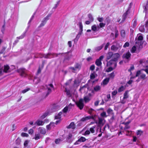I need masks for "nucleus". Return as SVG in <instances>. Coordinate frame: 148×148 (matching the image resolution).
<instances>
[{
    "instance_id": "c9c22d12",
    "label": "nucleus",
    "mask_w": 148,
    "mask_h": 148,
    "mask_svg": "<svg viewBox=\"0 0 148 148\" xmlns=\"http://www.w3.org/2000/svg\"><path fill=\"white\" fill-rule=\"evenodd\" d=\"M137 48H138L135 45L132 48L131 51L132 53H134L136 52V51Z\"/></svg>"
},
{
    "instance_id": "5fc2aeb1",
    "label": "nucleus",
    "mask_w": 148,
    "mask_h": 148,
    "mask_svg": "<svg viewBox=\"0 0 148 148\" xmlns=\"http://www.w3.org/2000/svg\"><path fill=\"white\" fill-rule=\"evenodd\" d=\"M48 115V113H45L43 114L41 116V119H43L45 118Z\"/></svg>"
},
{
    "instance_id": "864d4df0",
    "label": "nucleus",
    "mask_w": 148,
    "mask_h": 148,
    "mask_svg": "<svg viewBox=\"0 0 148 148\" xmlns=\"http://www.w3.org/2000/svg\"><path fill=\"white\" fill-rule=\"evenodd\" d=\"M145 27L146 29V32H148V21H147L146 23Z\"/></svg>"
},
{
    "instance_id": "6e6d98bb",
    "label": "nucleus",
    "mask_w": 148,
    "mask_h": 148,
    "mask_svg": "<svg viewBox=\"0 0 148 148\" xmlns=\"http://www.w3.org/2000/svg\"><path fill=\"white\" fill-rule=\"evenodd\" d=\"M143 131L141 130H138L136 132L137 135L140 136L143 134Z\"/></svg>"
},
{
    "instance_id": "052dcab7",
    "label": "nucleus",
    "mask_w": 148,
    "mask_h": 148,
    "mask_svg": "<svg viewBox=\"0 0 148 148\" xmlns=\"http://www.w3.org/2000/svg\"><path fill=\"white\" fill-rule=\"evenodd\" d=\"M60 0H59L57 2L56 4L55 5V6L53 7V9H56L57 7L58 6V5L60 4Z\"/></svg>"
},
{
    "instance_id": "4c0bfd02",
    "label": "nucleus",
    "mask_w": 148,
    "mask_h": 148,
    "mask_svg": "<svg viewBox=\"0 0 148 148\" xmlns=\"http://www.w3.org/2000/svg\"><path fill=\"white\" fill-rule=\"evenodd\" d=\"M91 29L95 32L97 30V27L96 25H94L91 27Z\"/></svg>"
},
{
    "instance_id": "58836bf2",
    "label": "nucleus",
    "mask_w": 148,
    "mask_h": 148,
    "mask_svg": "<svg viewBox=\"0 0 148 148\" xmlns=\"http://www.w3.org/2000/svg\"><path fill=\"white\" fill-rule=\"evenodd\" d=\"M21 139L18 138L15 140V143L16 145H19L20 144Z\"/></svg>"
},
{
    "instance_id": "ea45409f",
    "label": "nucleus",
    "mask_w": 148,
    "mask_h": 148,
    "mask_svg": "<svg viewBox=\"0 0 148 148\" xmlns=\"http://www.w3.org/2000/svg\"><path fill=\"white\" fill-rule=\"evenodd\" d=\"M107 112L108 114H113V110L110 108H109L108 109Z\"/></svg>"
},
{
    "instance_id": "de8ad7c7",
    "label": "nucleus",
    "mask_w": 148,
    "mask_h": 148,
    "mask_svg": "<svg viewBox=\"0 0 148 148\" xmlns=\"http://www.w3.org/2000/svg\"><path fill=\"white\" fill-rule=\"evenodd\" d=\"M100 116L102 117H107V116L106 115V112L105 111H103L100 114Z\"/></svg>"
},
{
    "instance_id": "f3484780",
    "label": "nucleus",
    "mask_w": 148,
    "mask_h": 148,
    "mask_svg": "<svg viewBox=\"0 0 148 148\" xmlns=\"http://www.w3.org/2000/svg\"><path fill=\"white\" fill-rule=\"evenodd\" d=\"M103 119L102 118H99L98 120L99 126L100 127L102 126L103 125Z\"/></svg>"
},
{
    "instance_id": "09e8293b",
    "label": "nucleus",
    "mask_w": 148,
    "mask_h": 148,
    "mask_svg": "<svg viewBox=\"0 0 148 148\" xmlns=\"http://www.w3.org/2000/svg\"><path fill=\"white\" fill-rule=\"evenodd\" d=\"M84 100L85 103H87L90 100V99L89 97L85 96L84 97Z\"/></svg>"
},
{
    "instance_id": "a19ab883",
    "label": "nucleus",
    "mask_w": 148,
    "mask_h": 148,
    "mask_svg": "<svg viewBox=\"0 0 148 148\" xmlns=\"http://www.w3.org/2000/svg\"><path fill=\"white\" fill-rule=\"evenodd\" d=\"M63 141V139H62L58 138L56 139L55 140V143L56 144H58L60 143L61 142H62Z\"/></svg>"
},
{
    "instance_id": "b1692460",
    "label": "nucleus",
    "mask_w": 148,
    "mask_h": 148,
    "mask_svg": "<svg viewBox=\"0 0 148 148\" xmlns=\"http://www.w3.org/2000/svg\"><path fill=\"white\" fill-rule=\"evenodd\" d=\"M39 131L40 133L43 134H45L46 133V130L45 129L42 128L40 127L39 129Z\"/></svg>"
},
{
    "instance_id": "a18cd8bd",
    "label": "nucleus",
    "mask_w": 148,
    "mask_h": 148,
    "mask_svg": "<svg viewBox=\"0 0 148 148\" xmlns=\"http://www.w3.org/2000/svg\"><path fill=\"white\" fill-rule=\"evenodd\" d=\"M51 15V14H48L46 17L44 18L43 20L47 22V20L49 19V18L50 17Z\"/></svg>"
},
{
    "instance_id": "2f4dec72",
    "label": "nucleus",
    "mask_w": 148,
    "mask_h": 148,
    "mask_svg": "<svg viewBox=\"0 0 148 148\" xmlns=\"http://www.w3.org/2000/svg\"><path fill=\"white\" fill-rule=\"evenodd\" d=\"M128 92L129 91H125L123 95V99H127L128 97Z\"/></svg>"
},
{
    "instance_id": "6e6552de",
    "label": "nucleus",
    "mask_w": 148,
    "mask_h": 148,
    "mask_svg": "<svg viewBox=\"0 0 148 148\" xmlns=\"http://www.w3.org/2000/svg\"><path fill=\"white\" fill-rule=\"evenodd\" d=\"M17 72L20 74V75L22 77H25L26 75L25 69L20 68L17 70Z\"/></svg>"
},
{
    "instance_id": "393cba45",
    "label": "nucleus",
    "mask_w": 148,
    "mask_h": 148,
    "mask_svg": "<svg viewBox=\"0 0 148 148\" xmlns=\"http://www.w3.org/2000/svg\"><path fill=\"white\" fill-rule=\"evenodd\" d=\"M112 55L113 53L112 52H108L107 56V60H109L111 58H112Z\"/></svg>"
},
{
    "instance_id": "13d9d810",
    "label": "nucleus",
    "mask_w": 148,
    "mask_h": 148,
    "mask_svg": "<svg viewBox=\"0 0 148 148\" xmlns=\"http://www.w3.org/2000/svg\"><path fill=\"white\" fill-rule=\"evenodd\" d=\"M124 89V87L123 86H121L120 87L118 90V92H120L123 90Z\"/></svg>"
},
{
    "instance_id": "473e14b6",
    "label": "nucleus",
    "mask_w": 148,
    "mask_h": 148,
    "mask_svg": "<svg viewBox=\"0 0 148 148\" xmlns=\"http://www.w3.org/2000/svg\"><path fill=\"white\" fill-rule=\"evenodd\" d=\"M62 114V112H60L57 115L55 116V119H60L61 118V115Z\"/></svg>"
},
{
    "instance_id": "1a4fd4ad",
    "label": "nucleus",
    "mask_w": 148,
    "mask_h": 148,
    "mask_svg": "<svg viewBox=\"0 0 148 148\" xmlns=\"http://www.w3.org/2000/svg\"><path fill=\"white\" fill-rule=\"evenodd\" d=\"M131 55V53L128 52L124 54L122 56V58L123 59H125L127 62H128L130 60Z\"/></svg>"
},
{
    "instance_id": "4be33fe9",
    "label": "nucleus",
    "mask_w": 148,
    "mask_h": 148,
    "mask_svg": "<svg viewBox=\"0 0 148 148\" xmlns=\"http://www.w3.org/2000/svg\"><path fill=\"white\" fill-rule=\"evenodd\" d=\"M44 123V122L42 121L37 120L35 124L38 126L42 125Z\"/></svg>"
},
{
    "instance_id": "4d7b16f0",
    "label": "nucleus",
    "mask_w": 148,
    "mask_h": 148,
    "mask_svg": "<svg viewBox=\"0 0 148 148\" xmlns=\"http://www.w3.org/2000/svg\"><path fill=\"white\" fill-rule=\"evenodd\" d=\"M138 39V40L139 41H143V37L141 35H139L138 37H137Z\"/></svg>"
},
{
    "instance_id": "2eb2a0df",
    "label": "nucleus",
    "mask_w": 148,
    "mask_h": 148,
    "mask_svg": "<svg viewBox=\"0 0 148 148\" xmlns=\"http://www.w3.org/2000/svg\"><path fill=\"white\" fill-rule=\"evenodd\" d=\"M11 69L10 68L8 65L4 66V69L3 72L5 73L8 72L10 71Z\"/></svg>"
},
{
    "instance_id": "f257e3e1",
    "label": "nucleus",
    "mask_w": 148,
    "mask_h": 148,
    "mask_svg": "<svg viewBox=\"0 0 148 148\" xmlns=\"http://www.w3.org/2000/svg\"><path fill=\"white\" fill-rule=\"evenodd\" d=\"M61 53L56 54L55 53H48L46 54H42L41 53H37L35 56V57L36 58H42L44 57L45 58H51L54 57H57L58 55L61 54Z\"/></svg>"
},
{
    "instance_id": "72a5a7b5",
    "label": "nucleus",
    "mask_w": 148,
    "mask_h": 148,
    "mask_svg": "<svg viewBox=\"0 0 148 148\" xmlns=\"http://www.w3.org/2000/svg\"><path fill=\"white\" fill-rule=\"evenodd\" d=\"M65 92H66V95L69 97H71V94L70 92V90H67L66 88H65Z\"/></svg>"
},
{
    "instance_id": "37998d69",
    "label": "nucleus",
    "mask_w": 148,
    "mask_h": 148,
    "mask_svg": "<svg viewBox=\"0 0 148 148\" xmlns=\"http://www.w3.org/2000/svg\"><path fill=\"white\" fill-rule=\"evenodd\" d=\"M95 72L91 73L90 75V77L91 79H94L95 78Z\"/></svg>"
},
{
    "instance_id": "9d476101",
    "label": "nucleus",
    "mask_w": 148,
    "mask_h": 148,
    "mask_svg": "<svg viewBox=\"0 0 148 148\" xmlns=\"http://www.w3.org/2000/svg\"><path fill=\"white\" fill-rule=\"evenodd\" d=\"M90 119H92L93 120H95V116L93 115L92 116H87L84 117L81 119V121L84 122Z\"/></svg>"
},
{
    "instance_id": "dca6fc26",
    "label": "nucleus",
    "mask_w": 148,
    "mask_h": 148,
    "mask_svg": "<svg viewBox=\"0 0 148 148\" xmlns=\"http://www.w3.org/2000/svg\"><path fill=\"white\" fill-rule=\"evenodd\" d=\"M67 128L68 129L72 128L73 129H74L75 128V126L74 122H71L69 125L67 126Z\"/></svg>"
},
{
    "instance_id": "c85d7f7f",
    "label": "nucleus",
    "mask_w": 148,
    "mask_h": 148,
    "mask_svg": "<svg viewBox=\"0 0 148 148\" xmlns=\"http://www.w3.org/2000/svg\"><path fill=\"white\" fill-rule=\"evenodd\" d=\"M41 138L40 136V134L39 133L37 134H35V137L33 139H35L36 140H38Z\"/></svg>"
},
{
    "instance_id": "8fccbe9b",
    "label": "nucleus",
    "mask_w": 148,
    "mask_h": 148,
    "mask_svg": "<svg viewBox=\"0 0 148 148\" xmlns=\"http://www.w3.org/2000/svg\"><path fill=\"white\" fill-rule=\"evenodd\" d=\"M126 135L127 136H130L131 135L132 132L131 131L126 130Z\"/></svg>"
},
{
    "instance_id": "39448f33",
    "label": "nucleus",
    "mask_w": 148,
    "mask_h": 148,
    "mask_svg": "<svg viewBox=\"0 0 148 148\" xmlns=\"http://www.w3.org/2000/svg\"><path fill=\"white\" fill-rule=\"evenodd\" d=\"M143 41H139L136 38L135 40V45L138 47L139 50H140L143 48Z\"/></svg>"
},
{
    "instance_id": "423d86ee",
    "label": "nucleus",
    "mask_w": 148,
    "mask_h": 148,
    "mask_svg": "<svg viewBox=\"0 0 148 148\" xmlns=\"http://www.w3.org/2000/svg\"><path fill=\"white\" fill-rule=\"evenodd\" d=\"M74 139V138L72 134L70 133L66 137V141L68 143H71Z\"/></svg>"
},
{
    "instance_id": "bf43d9fd",
    "label": "nucleus",
    "mask_w": 148,
    "mask_h": 148,
    "mask_svg": "<svg viewBox=\"0 0 148 148\" xmlns=\"http://www.w3.org/2000/svg\"><path fill=\"white\" fill-rule=\"evenodd\" d=\"M21 136L23 137H27L29 135L27 134L26 133L23 132L21 134Z\"/></svg>"
},
{
    "instance_id": "49530a36",
    "label": "nucleus",
    "mask_w": 148,
    "mask_h": 148,
    "mask_svg": "<svg viewBox=\"0 0 148 148\" xmlns=\"http://www.w3.org/2000/svg\"><path fill=\"white\" fill-rule=\"evenodd\" d=\"M101 87L99 86H96L94 88V90L96 92L100 90Z\"/></svg>"
},
{
    "instance_id": "69168bd1",
    "label": "nucleus",
    "mask_w": 148,
    "mask_h": 148,
    "mask_svg": "<svg viewBox=\"0 0 148 148\" xmlns=\"http://www.w3.org/2000/svg\"><path fill=\"white\" fill-rule=\"evenodd\" d=\"M130 45V44L129 42H126L124 45L123 47L124 48H125L127 47H128Z\"/></svg>"
},
{
    "instance_id": "338daca9",
    "label": "nucleus",
    "mask_w": 148,
    "mask_h": 148,
    "mask_svg": "<svg viewBox=\"0 0 148 148\" xmlns=\"http://www.w3.org/2000/svg\"><path fill=\"white\" fill-rule=\"evenodd\" d=\"M80 36L79 34H77V35L75 38L74 40V42H75L77 41Z\"/></svg>"
},
{
    "instance_id": "412c9836",
    "label": "nucleus",
    "mask_w": 148,
    "mask_h": 148,
    "mask_svg": "<svg viewBox=\"0 0 148 148\" xmlns=\"http://www.w3.org/2000/svg\"><path fill=\"white\" fill-rule=\"evenodd\" d=\"M139 30L141 32H146V29L145 28L144 25L140 26L139 28Z\"/></svg>"
},
{
    "instance_id": "aec40b11",
    "label": "nucleus",
    "mask_w": 148,
    "mask_h": 148,
    "mask_svg": "<svg viewBox=\"0 0 148 148\" xmlns=\"http://www.w3.org/2000/svg\"><path fill=\"white\" fill-rule=\"evenodd\" d=\"M117 66V64L116 62L115 63H114V68H112V67H110L107 69V71L108 72H109L113 70L114 69H115Z\"/></svg>"
},
{
    "instance_id": "ddd939ff",
    "label": "nucleus",
    "mask_w": 148,
    "mask_h": 148,
    "mask_svg": "<svg viewBox=\"0 0 148 148\" xmlns=\"http://www.w3.org/2000/svg\"><path fill=\"white\" fill-rule=\"evenodd\" d=\"M120 57V55L118 53H116L113 54L112 56V60L115 61L117 62V61L118 60L119 58Z\"/></svg>"
},
{
    "instance_id": "e2e57ef3",
    "label": "nucleus",
    "mask_w": 148,
    "mask_h": 148,
    "mask_svg": "<svg viewBox=\"0 0 148 148\" xmlns=\"http://www.w3.org/2000/svg\"><path fill=\"white\" fill-rule=\"evenodd\" d=\"M6 49V48L4 47H3L1 50L0 51V54H2L3 53Z\"/></svg>"
},
{
    "instance_id": "0eeeda50",
    "label": "nucleus",
    "mask_w": 148,
    "mask_h": 148,
    "mask_svg": "<svg viewBox=\"0 0 148 148\" xmlns=\"http://www.w3.org/2000/svg\"><path fill=\"white\" fill-rule=\"evenodd\" d=\"M47 87L48 89L47 93L45 95V97H47L51 92V88L53 89L54 87L52 84H50L46 86Z\"/></svg>"
},
{
    "instance_id": "f03ea898",
    "label": "nucleus",
    "mask_w": 148,
    "mask_h": 148,
    "mask_svg": "<svg viewBox=\"0 0 148 148\" xmlns=\"http://www.w3.org/2000/svg\"><path fill=\"white\" fill-rule=\"evenodd\" d=\"M82 67L81 62H75L74 66H70L69 67V70L72 73H76L81 70Z\"/></svg>"
},
{
    "instance_id": "e433bc0d",
    "label": "nucleus",
    "mask_w": 148,
    "mask_h": 148,
    "mask_svg": "<svg viewBox=\"0 0 148 148\" xmlns=\"http://www.w3.org/2000/svg\"><path fill=\"white\" fill-rule=\"evenodd\" d=\"M121 36L123 38H124L125 36V32L124 30H122L121 32Z\"/></svg>"
},
{
    "instance_id": "a878e982",
    "label": "nucleus",
    "mask_w": 148,
    "mask_h": 148,
    "mask_svg": "<svg viewBox=\"0 0 148 148\" xmlns=\"http://www.w3.org/2000/svg\"><path fill=\"white\" fill-rule=\"evenodd\" d=\"M148 1H147L146 3V5L143 6L144 11L143 12H145V13L147 12V10H148Z\"/></svg>"
},
{
    "instance_id": "a211bd4d",
    "label": "nucleus",
    "mask_w": 148,
    "mask_h": 148,
    "mask_svg": "<svg viewBox=\"0 0 148 148\" xmlns=\"http://www.w3.org/2000/svg\"><path fill=\"white\" fill-rule=\"evenodd\" d=\"M116 62H115V61H114V60H113L112 59H111L109 61L107 62V66H109L111 65L112 64H114V63Z\"/></svg>"
},
{
    "instance_id": "c756f323",
    "label": "nucleus",
    "mask_w": 148,
    "mask_h": 148,
    "mask_svg": "<svg viewBox=\"0 0 148 148\" xmlns=\"http://www.w3.org/2000/svg\"><path fill=\"white\" fill-rule=\"evenodd\" d=\"M58 109V106H54L51 108V110L53 112H56Z\"/></svg>"
},
{
    "instance_id": "4468645a",
    "label": "nucleus",
    "mask_w": 148,
    "mask_h": 148,
    "mask_svg": "<svg viewBox=\"0 0 148 148\" xmlns=\"http://www.w3.org/2000/svg\"><path fill=\"white\" fill-rule=\"evenodd\" d=\"M130 12H129L127 11L123 14L122 16V19L121 22H123L126 20L127 15L130 13Z\"/></svg>"
},
{
    "instance_id": "603ef678",
    "label": "nucleus",
    "mask_w": 148,
    "mask_h": 148,
    "mask_svg": "<svg viewBox=\"0 0 148 148\" xmlns=\"http://www.w3.org/2000/svg\"><path fill=\"white\" fill-rule=\"evenodd\" d=\"M132 5H133V3L132 2H131L130 3V4L129 5L127 9V11L129 12H130V10L131 9V8L132 7Z\"/></svg>"
},
{
    "instance_id": "0e129e2a",
    "label": "nucleus",
    "mask_w": 148,
    "mask_h": 148,
    "mask_svg": "<svg viewBox=\"0 0 148 148\" xmlns=\"http://www.w3.org/2000/svg\"><path fill=\"white\" fill-rule=\"evenodd\" d=\"M110 45V43L109 42H108L106 44V45L104 47V50H106L107 49V48L108 47L109 45Z\"/></svg>"
},
{
    "instance_id": "c03bdc74",
    "label": "nucleus",
    "mask_w": 148,
    "mask_h": 148,
    "mask_svg": "<svg viewBox=\"0 0 148 148\" xmlns=\"http://www.w3.org/2000/svg\"><path fill=\"white\" fill-rule=\"evenodd\" d=\"M47 22L43 20L42 21H41V24H40V25L39 26V27H41L44 26L45 24Z\"/></svg>"
},
{
    "instance_id": "5701e85b",
    "label": "nucleus",
    "mask_w": 148,
    "mask_h": 148,
    "mask_svg": "<svg viewBox=\"0 0 148 148\" xmlns=\"http://www.w3.org/2000/svg\"><path fill=\"white\" fill-rule=\"evenodd\" d=\"M96 129L97 130V128L96 127V126H92L90 129V132L91 133H94L95 132V130Z\"/></svg>"
},
{
    "instance_id": "cd10ccee",
    "label": "nucleus",
    "mask_w": 148,
    "mask_h": 148,
    "mask_svg": "<svg viewBox=\"0 0 148 148\" xmlns=\"http://www.w3.org/2000/svg\"><path fill=\"white\" fill-rule=\"evenodd\" d=\"M95 63V64L98 66H101L102 64L101 61L98 59L96 60Z\"/></svg>"
},
{
    "instance_id": "7c9ffc66",
    "label": "nucleus",
    "mask_w": 148,
    "mask_h": 148,
    "mask_svg": "<svg viewBox=\"0 0 148 148\" xmlns=\"http://www.w3.org/2000/svg\"><path fill=\"white\" fill-rule=\"evenodd\" d=\"M88 17L89 18V20L91 22H93L94 21L93 17L91 14H89L88 15Z\"/></svg>"
},
{
    "instance_id": "7ed1b4c3",
    "label": "nucleus",
    "mask_w": 148,
    "mask_h": 148,
    "mask_svg": "<svg viewBox=\"0 0 148 148\" xmlns=\"http://www.w3.org/2000/svg\"><path fill=\"white\" fill-rule=\"evenodd\" d=\"M72 100L75 102L76 105L79 108L80 110H81L83 108L84 104L83 103V99H80L78 101H76L74 98L72 99Z\"/></svg>"
},
{
    "instance_id": "20e7f679",
    "label": "nucleus",
    "mask_w": 148,
    "mask_h": 148,
    "mask_svg": "<svg viewBox=\"0 0 148 148\" xmlns=\"http://www.w3.org/2000/svg\"><path fill=\"white\" fill-rule=\"evenodd\" d=\"M34 14V15H33L31 17V18L30 19L28 23V26L27 28L26 29L25 31L24 32L23 34L20 36L17 37V38L18 39H21L23 38H24V37L25 36V34L28 31V29L29 28V27H30V25L29 23H30V22H31L32 19H33L34 16V14Z\"/></svg>"
},
{
    "instance_id": "6ab92c4d",
    "label": "nucleus",
    "mask_w": 148,
    "mask_h": 148,
    "mask_svg": "<svg viewBox=\"0 0 148 148\" xmlns=\"http://www.w3.org/2000/svg\"><path fill=\"white\" fill-rule=\"evenodd\" d=\"M104 43L102 44L100 46L96 47L95 48V50L96 51H100L104 47Z\"/></svg>"
},
{
    "instance_id": "9b49d317",
    "label": "nucleus",
    "mask_w": 148,
    "mask_h": 148,
    "mask_svg": "<svg viewBox=\"0 0 148 148\" xmlns=\"http://www.w3.org/2000/svg\"><path fill=\"white\" fill-rule=\"evenodd\" d=\"M86 140V139L85 137L82 136L75 142L74 144V145H79L81 143L85 142Z\"/></svg>"
},
{
    "instance_id": "774afa93",
    "label": "nucleus",
    "mask_w": 148,
    "mask_h": 148,
    "mask_svg": "<svg viewBox=\"0 0 148 148\" xmlns=\"http://www.w3.org/2000/svg\"><path fill=\"white\" fill-rule=\"evenodd\" d=\"M90 133V132L89 130H86L84 134V135L86 136L87 135H88Z\"/></svg>"
},
{
    "instance_id": "680f3d73",
    "label": "nucleus",
    "mask_w": 148,
    "mask_h": 148,
    "mask_svg": "<svg viewBox=\"0 0 148 148\" xmlns=\"http://www.w3.org/2000/svg\"><path fill=\"white\" fill-rule=\"evenodd\" d=\"M30 89L29 88H28L27 89H25L24 90H23L21 92L23 93H25L26 92L29 90H30Z\"/></svg>"
},
{
    "instance_id": "f704fd0d",
    "label": "nucleus",
    "mask_w": 148,
    "mask_h": 148,
    "mask_svg": "<svg viewBox=\"0 0 148 148\" xmlns=\"http://www.w3.org/2000/svg\"><path fill=\"white\" fill-rule=\"evenodd\" d=\"M118 49V48L115 46V45H112L111 47V49L112 51H116Z\"/></svg>"
},
{
    "instance_id": "3c124183",
    "label": "nucleus",
    "mask_w": 148,
    "mask_h": 148,
    "mask_svg": "<svg viewBox=\"0 0 148 148\" xmlns=\"http://www.w3.org/2000/svg\"><path fill=\"white\" fill-rule=\"evenodd\" d=\"M78 25L80 30H81L82 31L83 25L82 22L81 21L79 22Z\"/></svg>"
},
{
    "instance_id": "79ce46f5",
    "label": "nucleus",
    "mask_w": 148,
    "mask_h": 148,
    "mask_svg": "<svg viewBox=\"0 0 148 148\" xmlns=\"http://www.w3.org/2000/svg\"><path fill=\"white\" fill-rule=\"evenodd\" d=\"M94 110L92 108H90L89 109L88 111V113L91 115L90 116H95V117L96 116L95 115H94L92 113V112L94 111Z\"/></svg>"
},
{
    "instance_id": "bb28decb",
    "label": "nucleus",
    "mask_w": 148,
    "mask_h": 148,
    "mask_svg": "<svg viewBox=\"0 0 148 148\" xmlns=\"http://www.w3.org/2000/svg\"><path fill=\"white\" fill-rule=\"evenodd\" d=\"M110 79L109 78H106L104 79L103 81V84L104 85L107 84L109 82Z\"/></svg>"
},
{
    "instance_id": "f8f14e48",
    "label": "nucleus",
    "mask_w": 148,
    "mask_h": 148,
    "mask_svg": "<svg viewBox=\"0 0 148 148\" xmlns=\"http://www.w3.org/2000/svg\"><path fill=\"white\" fill-rule=\"evenodd\" d=\"M72 104L70 103L68 106L65 107L62 110L63 112L66 113L67 112H69L71 108Z\"/></svg>"
}]
</instances>
